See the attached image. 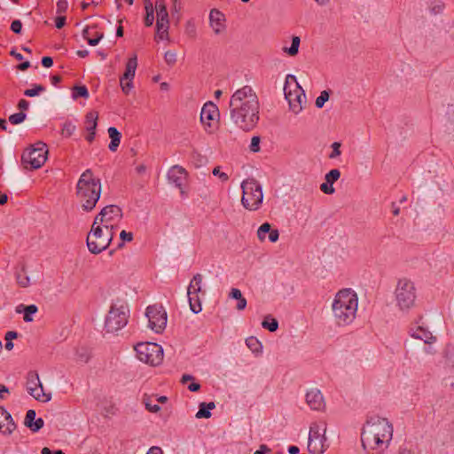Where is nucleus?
Returning <instances> with one entry per match:
<instances>
[{
  "label": "nucleus",
  "instance_id": "19",
  "mask_svg": "<svg viewBox=\"0 0 454 454\" xmlns=\"http://www.w3.org/2000/svg\"><path fill=\"white\" fill-rule=\"evenodd\" d=\"M186 176L187 172L183 167L175 165L168 170V179L170 183L174 184L177 188L182 190L183 182L186 178ZM181 193H184V192L181 191Z\"/></svg>",
  "mask_w": 454,
  "mask_h": 454
},
{
  "label": "nucleus",
  "instance_id": "49",
  "mask_svg": "<svg viewBox=\"0 0 454 454\" xmlns=\"http://www.w3.org/2000/svg\"><path fill=\"white\" fill-rule=\"evenodd\" d=\"M212 173L214 176H218L223 182H226L229 179V176L226 173L221 172L220 167H215Z\"/></svg>",
  "mask_w": 454,
  "mask_h": 454
},
{
  "label": "nucleus",
  "instance_id": "18",
  "mask_svg": "<svg viewBox=\"0 0 454 454\" xmlns=\"http://www.w3.org/2000/svg\"><path fill=\"white\" fill-rule=\"evenodd\" d=\"M306 402L310 409L314 411H322L325 407L323 395L318 389L309 390L306 394Z\"/></svg>",
  "mask_w": 454,
  "mask_h": 454
},
{
  "label": "nucleus",
  "instance_id": "15",
  "mask_svg": "<svg viewBox=\"0 0 454 454\" xmlns=\"http://www.w3.org/2000/svg\"><path fill=\"white\" fill-rule=\"evenodd\" d=\"M218 117L219 110L215 104L207 102L203 106L200 113V121L205 126L207 132H213V121Z\"/></svg>",
  "mask_w": 454,
  "mask_h": 454
},
{
  "label": "nucleus",
  "instance_id": "38",
  "mask_svg": "<svg viewBox=\"0 0 454 454\" xmlns=\"http://www.w3.org/2000/svg\"><path fill=\"white\" fill-rule=\"evenodd\" d=\"M26 117L27 114L23 112L16 113L9 116V121L13 125H17L23 122Z\"/></svg>",
  "mask_w": 454,
  "mask_h": 454
},
{
  "label": "nucleus",
  "instance_id": "33",
  "mask_svg": "<svg viewBox=\"0 0 454 454\" xmlns=\"http://www.w3.org/2000/svg\"><path fill=\"white\" fill-rule=\"evenodd\" d=\"M188 299H189L191 310L195 314L200 312L202 308H201V303H200L199 294H197V296H196V294L188 295Z\"/></svg>",
  "mask_w": 454,
  "mask_h": 454
},
{
  "label": "nucleus",
  "instance_id": "28",
  "mask_svg": "<svg viewBox=\"0 0 454 454\" xmlns=\"http://www.w3.org/2000/svg\"><path fill=\"white\" fill-rule=\"evenodd\" d=\"M145 9L146 15L145 17V25L151 27L154 20V9L151 0H145Z\"/></svg>",
  "mask_w": 454,
  "mask_h": 454
},
{
  "label": "nucleus",
  "instance_id": "2",
  "mask_svg": "<svg viewBox=\"0 0 454 454\" xmlns=\"http://www.w3.org/2000/svg\"><path fill=\"white\" fill-rule=\"evenodd\" d=\"M393 435V427L386 419L378 418L375 421H368L361 434L364 449L380 450L388 446Z\"/></svg>",
  "mask_w": 454,
  "mask_h": 454
},
{
  "label": "nucleus",
  "instance_id": "21",
  "mask_svg": "<svg viewBox=\"0 0 454 454\" xmlns=\"http://www.w3.org/2000/svg\"><path fill=\"white\" fill-rule=\"evenodd\" d=\"M340 172L334 168L330 170L325 176V182L321 184L320 190L325 194H333L335 192L333 184L340 178Z\"/></svg>",
  "mask_w": 454,
  "mask_h": 454
},
{
  "label": "nucleus",
  "instance_id": "60",
  "mask_svg": "<svg viewBox=\"0 0 454 454\" xmlns=\"http://www.w3.org/2000/svg\"><path fill=\"white\" fill-rule=\"evenodd\" d=\"M443 8H444V4L442 3H439V4H436L434 6H432L431 11L433 13L437 14V13L442 12Z\"/></svg>",
  "mask_w": 454,
  "mask_h": 454
},
{
  "label": "nucleus",
  "instance_id": "44",
  "mask_svg": "<svg viewBox=\"0 0 454 454\" xmlns=\"http://www.w3.org/2000/svg\"><path fill=\"white\" fill-rule=\"evenodd\" d=\"M164 59L168 65L173 66L176 62V53L168 51L165 53Z\"/></svg>",
  "mask_w": 454,
  "mask_h": 454
},
{
  "label": "nucleus",
  "instance_id": "3",
  "mask_svg": "<svg viewBox=\"0 0 454 454\" xmlns=\"http://www.w3.org/2000/svg\"><path fill=\"white\" fill-rule=\"evenodd\" d=\"M101 195L100 179L96 178L91 169H86L76 184V198L83 211L94 209Z\"/></svg>",
  "mask_w": 454,
  "mask_h": 454
},
{
  "label": "nucleus",
  "instance_id": "14",
  "mask_svg": "<svg viewBox=\"0 0 454 454\" xmlns=\"http://www.w3.org/2000/svg\"><path fill=\"white\" fill-rule=\"evenodd\" d=\"M26 387L30 395L40 402H49L51 399V393H44L39 375L35 372H29L27 376Z\"/></svg>",
  "mask_w": 454,
  "mask_h": 454
},
{
  "label": "nucleus",
  "instance_id": "23",
  "mask_svg": "<svg viewBox=\"0 0 454 454\" xmlns=\"http://www.w3.org/2000/svg\"><path fill=\"white\" fill-rule=\"evenodd\" d=\"M107 132L111 138L108 148L111 152H115L120 145L121 134L114 127L108 128Z\"/></svg>",
  "mask_w": 454,
  "mask_h": 454
},
{
  "label": "nucleus",
  "instance_id": "10",
  "mask_svg": "<svg viewBox=\"0 0 454 454\" xmlns=\"http://www.w3.org/2000/svg\"><path fill=\"white\" fill-rule=\"evenodd\" d=\"M326 430L327 426L325 421L311 423L308 442V450L310 453L322 454L328 449Z\"/></svg>",
  "mask_w": 454,
  "mask_h": 454
},
{
  "label": "nucleus",
  "instance_id": "27",
  "mask_svg": "<svg viewBox=\"0 0 454 454\" xmlns=\"http://www.w3.org/2000/svg\"><path fill=\"white\" fill-rule=\"evenodd\" d=\"M98 113L97 111H90L85 116V124L87 131L96 130L98 125Z\"/></svg>",
  "mask_w": 454,
  "mask_h": 454
},
{
  "label": "nucleus",
  "instance_id": "6",
  "mask_svg": "<svg viewBox=\"0 0 454 454\" xmlns=\"http://www.w3.org/2000/svg\"><path fill=\"white\" fill-rule=\"evenodd\" d=\"M396 306L402 311H409L415 306L417 289L413 281L407 278H400L395 289Z\"/></svg>",
  "mask_w": 454,
  "mask_h": 454
},
{
  "label": "nucleus",
  "instance_id": "13",
  "mask_svg": "<svg viewBox=\"0 0 454 454\" xmlns=\"http://www.w3.org/2000/svg\"><path fill=\"white\" fill-rule=\"evenodd\" d=\"M149 327L155 333H161L167 325V312L161 305H151L145 313Z\"/></svg>",
  "mask_w": 454,
  "mask_h": 454
},
{
  "label": "nucleus",
  "instance_id": "39",
  "mask_svg": "<svg viewBox=\"0 0 454 454\" xmlns=\"http://www.w3.org/2000/svg\"><path fill=\"white\" fill-rule=\"evenodd\" d=\"M270 231L271 225L269 223H262L257 231L258 239L260 240H264L266 233H270Z\"/></svg>",
  "mask_w": 454,
  "mask_h": 454
},
{
  "label": "nucleus",
  "instance_id": "41",
  "mask_svg": "<svg viewBox=\"0 0 454 454\" xmlns=\"http://www.w3.org/2000/svg\"><path fill=\"white\" fill-rule=\"evenodd\" d=\"M76 127L71 121H66L62 128V135L66 137H70L75 131Z\"/></svg>",
  "mask_w": 454,
  "mask_h": 454
},
{
  "label": "nucleus",
  "instance_id": "43",
  "mask_svg": "<svg viewBox=\"0 0 454 454\" xmlns=\"http://www.w3.org/2000/svg\"><path fill=\"white\" fill-rule=\"evenodd\" d=\"M35 415H36V413L34 410H28L27 411L25 420H24V425L27 427H28V428L32 427V424L35 421Z\"/></svg>",
  "mask_w": 454,
  "mask_h": 454
},
{
  "label": "nucleus",
  "instance_id": "20",
  "mask_svg": "<svg viewBox=\"0 0 454 454\" xmlns=\"http://www.w3.org/2000/svg\"><path fill=\"white\" fill-rule=\"evenodd\" d=\"M16 428L12 415L3 407H0V431L10 434Z\"/></svg>",
  "mask_w": 454,
  "mask_h": 454
},
{
  "label": "nucleus",
  "instance_id": "35",
  "mask_svg": "<svg viewBox=\"0 0 454 454\" xmlns=\"http://www.w3.org/2000/svg\"><path fill=\"white\" fill-rule=\"evenodd\" d=\"M192 160L193 165L196 168H200V167L203 166L204 164H206V162L207 160L206 156L202 155L201 153H200L197 151H193L192 153Z\"/></svg>",
  "mask_w": 454,
  "mask_h": 454
},
{
  "label": "nucleus",
  "instance_id": "52",
  "mask_svg": "<svg viewBox=\"0 0 454 454\" xmlns=\"http://www.w3.org/2000/svg\"><path fill=\"white\" fill-rule=\"evenodd\" d=\"M43 425H44L43 419L39 418L33 422L32 427H30L29 429L32 432H37L43 427Z\"/></svg>",
  "mask_w": 454,
  "mask_h": 454
},
{
  "label": "nucleus",
  "instance_id": "34",
  "mask_svg": "<svg viewBox=\"0 0 454 454\" xmlns=\"http://www.w3.org/2000/svg\"><path fill=\"white\" fill-rule=\"evenodd\" d=\"M79 97L88 98H89V91L86 86L81 85V86H74L73 88V93L72 98L74 99L78 98Z\"/></svg>",
  "mask_w": 454,
  "mask_h": 454
},
{
  "label": "nucleus",
  "instance_id": "25",
  "mask_svg": "<svg viewBox=\"0 0 454 454\" xmlns=\"http://www.w3.org/2000/svg\"><path fill=\"white\" fill-rule=\"evenodd\" d=\"M202 276L200 273H197L193 276L188 289H187V294H199V293L201 291V283H202Z\"/></svg>",
  "mask_w": 454,
  "mask_h": 454
},
{
  "label": "nucleus",
  "instance_id": "40",
  "mask_svg": "<svg viewBox=\"0 0 454 454\" xmlns=\"http://www.w3.org/2000/svg\"><path fill=\"white\" fill-rule=\"evenodd\" d=\"M267 317L262 323L263 328L268 329L270 332H275L278 328V322L275 318H271L270 322H268Z\"/></svg>",
  "mask_w": 454,
  "mask_h": 454
},
{
  "label": "nucleus",
  "instance_id": "11",
  "mask_svg": "<svg viewBox=\"0 0 454 454\" xmlns=\"http://www.w3.org/2000/svg\"><path fill=\"white\" fill-rule=\"evenodd\" d=\"M48 148L43 142H37L27 148L21 155V163L27 169L40 168L46 161Z\"/></svg>",
  "mask_w": 454,
  "mask_h": 454
},
{
  "label": "nucleus",
  "instance_id": "47",
  "mask_svg": "<svg viewBox=\"0 0 454 454\" xmlns=\"http://www.w3.org/2000/svg\"><path fill=\"white\" fill-rule=\"evenodd\" d=\"M120 238L122 241L118 245V247H122L124 246L123 241H131L133 239V234L126 231H121Z\"/></svg>",
  "mask_w": 454,
  "mask_h": 454
},
{
  "label": "nucleus",
  "instance_id": "16",
  "mask_svg": "<svg viewBox=\"0 0 454 454\" xmlns=\"http://www.w3.org/2000/svg\"><path fill=\"white\" fill-rule=\"evenodd\" d=\"M137 67V56L129 58L126 64L125 73L120 79L121 90L125 94H129L130 90L133 88L132 80L135 76Z\"/></svg>",
  "mask_w": 454,
  "mask_h": 454
},
{
  "label": "nucleus",
  "instance_id": "5",
  "mask_svg": "<svg viewBox=\"0 0 454 454\" xmlns=\"http://www.w3.org/2000/svg\"><path fill=\"white\" fill-rule=\"evenodd\" d=\"M113 225L103 224V226H91L90 231L87 236V247L91 254H98L106 250L113 238Z\"/></svg>",
  "mask_w": 454,
  "mask_h": 454
},
{
  "label": "nucleus",
  "instance_id": "31",
  "mask_svg": "<svg viewBox=\"0 0 454 454\" xmlns=\"http://www.w3.org/2000/svg\"><path fill=\"white\" fill-rule=\"evenodd\" d=\"M16 279L18 284L22 287H27L30 284V278L27 275L24 266L16 272Z\"/></svg>",
  "mask_w": 454,
  "mask_h": 454
},
{
  "label": "nucleus",
  "instance_id": "51",
  "mask_svg": "<svg viewBox=\"0 0 454 454\" xmlns=\"http://www.w3.org/2000/svg\"><path fill=\"white\" fill-rule=\"evenodd\" d=\"M332 147H333V151H332L331 154L329 155V158L334 159V158L338 157L339 155H340V143L334 142L332 145Z\"/></svg>",
  "mask_w": 454,
  "mask_h": 454
},
{
  "label": "nucleus",
  "instance_id": "55",
  "mask_svg": "<svg viewBox=\"0 0 454 454\" xmlns=\"http://www.w3.org/2000/svg\"><path fill=\"white\" fill-rule=\"evenodd\" d=\"M229 296L235 300H239L241 297H243L240 290L238 288H232L230 292Z\"/></svg>",
  "mask_w": 454,
  "mask_h": 454
},
{
  "label": "nucleus",
  "instance_id": "48",
  "mask_svg": "<svg viewBox=\"0 0 454 454\" xmlns=\"http://www.w3.org/2000/svg\"><path fill=\"white\" fill-rule=\"evenodd\" d=\"M99 223L107 224L106 221V212L101 211L99 214L95 217L94 222L92 223V226H98Z\"/></svg>",
  "mask_w": 454,
  "mask_h": 454
},
{
  "label": "nucleus",
  "instance_id": "63",
  "mask_svg": "<svg viewBox=\"0 0 454 454\" xmlns=\"http://www.w3.org/2000/svg\"><path fill=\"white\" fill-rule=\"evenodd\" d=\"M267 452H270V449L262 444L257 450H255L254 454H266Z\"/></svg>",
  "mask_w": 454,
  "mask_h": 454
},
{
  "label": "nucleus",
  "instance_id": "17",
  "mask_svg": "<svg viewBox=\"0 0 454 454\" xmlns=\"http://www.w3.org/2000/svg\"><path fill=\"white\" fill-rule=\"evenodd\" d=\"M209 22L215 35L223 34L226 30L225 16L216 9L211 10L209 13Z\"/></svg>",
  "mask_w": 454,
  "mask_h": 454
},
{
  "label": "nucleus",
  "instance_id": "46",
  "mask_svg": "<svg viewBox=\"0 0 454 454\" xmlns=\"http://www.w3.org/2000/svg\"><path fill=\"white\" fill-rule=\"evenodd\" d=\"M57 13L62 14L67 12L68 7V3L67 0H58L57 4Z\"/></svg>",
  "mask_w": 454,
  "mask_h": 454
},
{
  "label": "nucleus",
  "instance_id": "4",
  "mask_svg": "<svg viewBox=\"0 0 454 454\" xmlns=\"http://www.w3.org/2000/svg\"><path fill=\"white\" fill-rule=\"evenodd\" d=\"M357 295L351 289L339 291L333 302V313L336 324L347 325L354 321L357 311Z\"/></svg>",
  "mask_w": 454,
  "mask_h": 454
},
{
  "label": "nucleus",
  "instance_id": "37",
  "mask_svg": "<svg viewBox=\"0 0 454 454\" xmlns=\"http://www.w3.org/2000/svg\"><path fill=\"white\" fill-rule=\"evenodd\" d=\"M37 310H38L37 307L34 304L25 306L24 307V321L25 322H32L33 318L31 317V315L36 313Z\"/></svg>",
  "mask_w": 454,
  "mask_h": 454
},
{
  "label": "nucleus",
  "instance_id": "59",
  "mask_svg": "<svg viewBox=\"0 0 454 454\" xmlns=\"http://www.w3.org/2000/svg\"><path fill=\"white\" fill-rule=\"evenodd\" d=\"M42 65L44 67H51L53 65V59L51 57H43L42 59Z\"/></svg>",
  "mask_w": 454,
  "mask_h": 454
},
{
  "label": "nucleus",
  "instance_id": "22",
  "mask_svg": "<svg viewBox=\"0 0 454 454\" xmlns=\"http://www.w3.org/2000/svg\"><path fill=\"white\" fill-rule=\"evenodd\" d=\"M106 212V223H111L114 220H120L122 217L121 208L117 205H108L102 208Z\"/></svg>",
  "mask_w": 454,
  "mask_h": 454
},
{
  "label": "nucleus",
  "instance_id": "56",
  "mask_svg": "<svg viewBox=\"0 0 454 454\" xmlns=\"http://www.w3.org/2000/svg\"><path fill=\"white\" fill-rule=\"evenodd\" d=\"M279 237L278 231L277 229H271V231L269 233V239L270 242H276L278 241Z\"/></svg>",
  "mask_w": 454,
  "mask_h": 454
},
{
  "label": "nucleus",
  "instance_id": "58",
  "mask_svg": "<svg viewBox=\"0 0 454 454\" xmlns=\"http://www.w3.org/2000/svg\"><path fill=\"white\" fill-rule=\"evenodd\" d=\"M29 107V102L26 99H20L18 103V108L20 110V112L27 110Z\"/></svg>",
  "mask_w": 454,
  "mask_h": 454
},
{
  "label": "nucleus",
  "instance_id": "53",
  "mask_svg": "<svg viewBox=\"0 0 454 454\" xmlns=\"http://www.w3.org/2000/svg\"><path fill=\"white\" fill-rule=\"evenodd\" d=\"M157 12V20L161 21H169L168 20V13L167 10H159Z\"/></svg>",
  "mask_w": 454,
  "mask_h": 454
},
{
  "label": "nucleus",
  "instance_id": "9",
  "mask_svg": "<svg viewBox=\"0 0 454 454\" xmlns=\"http://www.w3.org/2000/svg\"><path fill=\"white\" fill-rule=\"evenodd\" d=\"M241 203L248 210H256L262 202L263 194L260 184L254 178L242 182Z\"/></svg>",
  "mask_w": 454,
  "mask_h": 454
},
{
  "label": "nucleus",
  "instance_id": "45",
  "mask_svg": "<svg viewBox=\"0 0 454 454\" xmlns=\"http://www.w3.org/2000/svg\"><path fill=\"white\" fill-rule=\"evenodd\" d=\"M260 137H253L252 139H251V144H250V151L254 152V153H257L260 151Z\"/></svg>",
  "mask_w": 454,
  "mask_h": 454
},
{
  "label": "nucleus",
  "instance_id": "12",
  "mask_svg": "<svg viewBox=\"0 0 454 454\" xmlns=\"http://www.w3.org/2000/svg\"><path fill=\"white\" fill-rule=\"evenodd\" d=\"M137 358L152 366L161 364L163 360V348L160 345L154 342L138 343L135 347Z\"/></svg>",
  "mask_w": 454,
  "mask_h": 454
},
{
  "label": "nucleus",
  "instance_id": "8",
  "mask_svg": "<svg viewBox=\"0 0 454 454\" xmlns=\"http://www.w3.org/2000/svg\"><path fill=\"white\" fill-rule=\"evenodd\" d=\"M129 317V309L125 302L113 303L105 320V328L107 333H115L122 329Z\"/></svg>",
  "mask_w": 454,
  "mask_h": 454
},
{
  "label": "nucleus",
  "instance_id": "24",
  "mask_svg": "<svg viewBox=\"0 0 454 454\" xmlns=\"http://www.w3.org/2000/svg\"><path fill=\"white\" fill-rule=\"evenodd\" d=\"M412 337L424 340L425 343H432L436 338L427 329L419 326L411 334Z\"/></svg>",
  "mask_w": 454,
  "mask_h": 454
},
{
  "label": "nucleus",
  "instance_id": "1",
  "mask_svg": "<svg viewBox=\"0 0 454 454\" xmlns=\"http://www.w3.org/2000/svg\"><path fill=\"white\" fill-rule=\"evenodd\" d=\"M231 121L240 129L250 131L259 121L260 103L254 90L246 85L236 90L231 98Z\"/></svg>",
  "mask_w": 454,
  "mask_h": 454
},
{
  "label": "nucleus",
  "instance_id": "64",
  "mask_svg": "<svg viewBox=\"0 0 454 454\" xmlns=\"http://www.w3.org/2000/svg\"><path fill=\"white\" fill-rule=\"evenodd\" d=\"M147 454H163V452L160 447L153 446L149 450Z\"/></svg>",
  "mask_w": 454,
  "mask_h": 454
},
{
  "label": "nucleus",
  "instance_id": "50",
  "mask_svg": "<svg viewBox=\"0 0 454 454\" xmlns=\"http://www.w3.org/2000/svg\"><path fill=\"white\" fill-rule=\"evenodd\" d=\"M11 29L15 34H20L22 29V23L19 20H15L11 24Z\"/></svg>",
  "mask_w": 454,
  "mask_h": 454
},
{
  "label": "nucleus",
  "instance_id": "42",
  "mask_svg": "<svg viewBox=\"0 0 454 454\" xmlns=\"http://www.w3.org/2000/svg\"><path fill=\"white\" fill-rule=\"evenodd\" d=\"M328 99L329 92L327 90H323L316 99V106L317 108H322Z\"/></svg>",
  "mask_w": 454,
  "mask_h": 454
},
{
  "label": "nucleus",
  "instance_id": "61",
  "mask_svg": "<svg viewBox=\"0 0 454 454\" xmlns=\"http://www.w3.org/2000/svg\"><path fill=\"white\" fill-rule=\"evenodd\" d=\"M145 407L151 412H157L160 409L158 404H152L149 402H145Z\"/></svg>",
  "mask_w": 454,
  "mask_h": 454
},
{
  "label": "nucleus",
  "instance_id": "32",
  "mask_svg": "<svg viewBox=\"0 0 454 454\" xmlns=\"http://www.w3.org/2000/svg\"><path fill=\"white\" fill-rule=\"evenodd\" d=\"M246 344L247 348L254 353H259L262 351V345L257 338L250 336L246 339Z\"/></svg>",
  "mask_w": 454,
  "mask_h": 454
},
{
  "label": "nucleus",
  "instance_id": "7",
  "mask_svg": "<svg viewBox=\"0 0 454 454\" xmlns=\"http://www.w3.org/2000/svg\"><path fill=\"white\" fill-rule=\"evenodd\" d=\"M284 92L289 103L290 109L295 114H299L302 110V104L306 102V95L302 88L297 82L294 75H286Z\"/></svg>",
  "mask_w": 454,
  "mask_h": 454
},
{
  "label": "nucleus",
  "instance_id": "62",
  "mask_svg": "<svg viewBox=\"0 0 454 454\" xmlns=\"http://www.w3.org/2000/svg\"><path fill=\"white\" fill-rule=\"evenodd\" d=\"M247 306V300L244 297H241L239 300H238L237 303V309L238 310H243Z\"/></svg>",
  "mask_w": 454,
  "mask_h": 454
},
{
  "label": "nucleus",
  "instance_id": "54",
  "mask_svg": "<svg viewBox=\"0 0 454 454\" xmlns=\"http://www.w3.org/2000/svg\"><path fill=\"white\" fill-rule=\"evenodd\" d=\"M103 37V33H98L95 38H88L87 42L90 45L96 46Z\"/></svg>",
  "mask_w": 454,
  "mask_h": 454
},
{
  "label": "nucleus",
  "instance_id": "36",
  "mask_svg": "<svg viewBox=\"0 0 454 454\" xmlns=\"http://www.w3.org/2000/svg\"><path fill=\"white\" fill-rule=\"evenodd\" d=\"M45 91V87L41 84H34L32 89H27L24 91V95L27 97H35L39 93Z\"/></svg>",
  "mask_w": 454,
  "mask_h": 454
},
{
  "label": "nucleus",
  "instance_id": "30",
  "mask_svg": "<svg viewBox=\"0 0 454 454\" xmlns=\"http://www.w3.org/2000/svg\"><path fill=\"white\" fill-rule=\"evenodd\" d=\"M301 39L299 36H293L292 38V44L289 48L284 47L283 51L284 52L287 53L288 55L294 57L298 54L299 51V46H300Z\"/></svg>",
  "mask_w": 454,
  "mask_h": 454
},
{
  "label": "nucleus",
  "instance_id": "57",
  "mask_svg": "<svg viewBox=\"0 0 454 454\" xmlns=\"http://www.w3.org/2000/svg\"><path fill=\"white\" fill-rule=\"evenodd\" d=\"M66 24V17L65 16H59L55 19V25L56 27L60 29L62 28Z\"/></svg>",
  "mask_w": 454,
  "mask_h": 454
},
{
  "label": "nucleus",
  "instance_id": "29",
  "mask_svg": "<svg viewBox=\"0 0 454 454\" xmlns=\"http://www.w3.org/2000/svg\"><path fill=\"white\" fill-rule=\"evenodd\" d=\"M168 24L169 21H156L157 36L160 40H164L168 37Z\"/></svg>",
  "mask_w": 454,
  "mask_h": 454
},
{
  "label": "nucleus",
  "instance_id": "26",
  "mask_svg": "<svg viewBox=\"0 0 454 454\" xmlns=\"http://www.w3.org/2000/svg\"><path fill=\"white\" fill-rule=\"evenodd\" d=\"M215 404L214 402L209 403H200L199 406V411L196 413L197 419H209L211 417L210 410L215 409Z\"/></svg>",
  "mask_w": 454,
  "mask_h": 454
}]
</instances>
